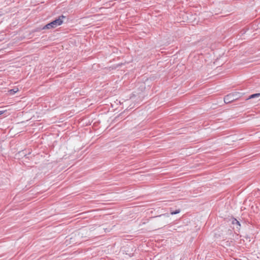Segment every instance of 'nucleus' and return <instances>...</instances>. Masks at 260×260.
Wrapping results in <instances>:
<instances>
[{
	"label": "nucleus",
	"mask_w": 260,
	"mask_h": 260,
	"mask_svg": "<svg viewBox=\"0 0 260 260\" xmlns=\"http://www.w3.org/2000/svg\"><path fill=\"white\" fill-rule=\"evenodd\" d=\"M65 18V16L61 15L59 16L57 19L45 25L42 28H37L35 29V30H34V31H39L40 30L45 28L50 29L52 28H55L56 26L61 25L63 23V19H64Z\"/></svg>",
	"instance_id": "nucleus-1"
},
{
	"label": "nucleus",
	"mask_w": 260,
	"mask_h": 260,
	"mask_svg": "<svg viewBox=\"0 0 260 260\" xmlns=\"http://www.w3.org/2000/svg\"><path fill=\"white\" fill-rule=\"evenodd\" d=\"M240 97V93L233 92L226 95L224 98V102L226 104L230 103L237 100Z\"/></svg>",
	"instance_id": "nucleus-2"
},
{
	"label": "nucleus",
	"mask_w": 260,
	"mask_h": 260,
	"mask_svg": "<svg viewBox=\"0 0 260 260\" xmlns=\"http://www.w3.org/2000/svg\"><path fill=\"white\" fill-rule=\"evenodd\" d=\"M17 91H18V88L16 87V88H14V89L9 90L8 91V92H9L10 95H13L15 93H16Z\"/></svg>",
	"instance_id": "nucleus-3"
},
{
	"label": "nucleus",
	"mask_w": 260,
	"mask_h": 260,
	"mask_svg": "<svg viewBox=\"0 0 260 260\" xmlns=\"http://www.w3.org/2000/svg\"><path fill=\"white\" fill-rule=\"evenodd\" d=\"M259 96H260V93L253 94L251 95L250 96H249V98L248 99H247V100L256 98V97H259Z\"/></svg>",
	"instance_id": "nucleus-4"
},
{
	"label": "nucleus",
	"mask_w": 260,
	"mask_h": 260,
	"mask_svg": "<svg viewBox=\"0 0 260 260\" xmlns=\"http://www.w3.org/2000/svg\"><path fill=\"white\" fill-rule=\"evenodd\" d=\"M180 212V210H176L175 211H173V212H171V214L172 215H174V214H178Z\"/></svg>",
	"instance_id": "nucleus-5"
},
{
	"label": "nucleus",
	"mask_w": 260,
	"mask_h": 260,
	"mask_svg": "<svg viewBox=\"0 0 260 260\" xmlns=\"http://www.w3.org/2000/svg\"><path fill=\"white\" fill-rule=\"evenodd\" d=\"M235 221H236V223H237L238 225H240V223H239V222L238 220H237L235 219Z\"/></svg>",
	"instance_id": "nucleus-6"
},
{
	"label": "nucleus",
	"mask_w": 260,
	"mask_h": 260,
	"mask_svg": "<svg viewBox=\"0 0 260 260\" xmlns=\"http://www.w3.org/2000/svg\"><path fill=\"white\" fill-rule=\"evenodd\" d=\"M4 111H0V115H1L2 114H3L4 113Z\"/></svg>",
	"instance_id": "nucleus-7"
},
{
	"label": "nucleus",
	"mask_w": 260,
	"mask_h": 260,
	"mask_svg": "<svg viewBox=\"0 0 260 260\" xmlns=\"http://www.w3.org/2000/svg\"><path fill=\"white\" fill-rule=\"evenodd\" d=\"M26 155H25V159H27V157H26Z\"/></svg>",
	"instance_id": "nucleus-8"
}]
</instances>
